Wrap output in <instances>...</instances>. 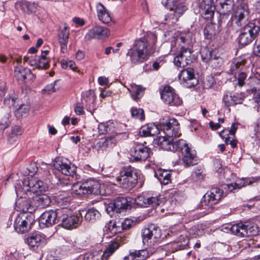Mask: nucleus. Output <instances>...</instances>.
<instances>
[{
	"instance_id": "obj_5",
	"label": "nucleus",
	"mask_w": 260,
	"mask_h": 260,
	"mask_svg": "<svg viewBox=\"0 0 260 260\" xmlns=\"http://www.w3.org/2000/svg\"><path fill=\"white\" fill-rule=\"evenodd\" d=\"M23 187L21 185L17 184L15 187V191L17 196L21 195V192H24L32 196V193H39L46 191L48 189V185L47 182H44L41 180L29 178L25 179L22 182Z\"/></svg>"
},
{
	"instance_id": "obj_21",
	"label": "nucleus",
	"mask_w": 260,
	"mask_h": 260,
	"mask_svg": "<svg viewBox=\"0 0 260 260\" xmlns=\"http://www.w3.org/2000/svg\"><path fill=\"white\" fill-rule=\"evenodd\" d=\"M216 3L217 11L220 15L218 23L221 25L223 22H225V20L228 19L233 10L234 0H216Z\"/></svg>"
},
{
	"instance_id": "obj_23",
	"label": "nucleus",
	"mask_w": 260,
	"mask_h": 260,
	"mask_svg": "<svg viewBox=\"0 0 260 260\" xmlns=\"http://www.w3.org/2000/svg\"><path fill=\"white\" fill-rule=\"evenodd\" d=\"M192 51L188 48L181 47L180 52L174 58V64L177 67L184 68L192 62Z\"/></svg>"
},
{
	"instance_id": "obj_40",
	"label": "nucleus",
	"mask_w": 260,
	"mask_h": 260,
	"mask_svg": "<svg viewBox=\"0 0 260 260\" xmlns=\"http://www.w3.org/2000/svg\"><path fill=\"white\" fill-rule=\"evenodd\" d=\"M155 249L152 248H148L146 249H142L140 250H133V252L136 257V260H145L147 258L149 257L150 254H153L155 252Z\"/></svg>"
},
{
	"instance_id": "obj_33",
	"label": "nucleus",
	"mask_w": 260,
	"mask_h": 260,
	"mask_svg": "<svg viewBox=\"0 0 260 260\" xmlns=\"http://www.w3.org/2000/svg\"><path fill=\"white\" fill-rule=\"evenodd\" d=\"M200 7L205 19H210L213 17L215 7L213 5V0H202Z\"/></svg>"
},
{
	"instance_id": "obj_32",
	"label": "nucleus",
	"mask_w": 260,
	"mask_h": 260,
	"mask_svg": "<svg viewBox=\"0 0 260 260\" xmlns=\"http://www.w3.org/2000/svg\"><path fill=\"white\" fill-rule=\"evenodd\" d=\"M71 200L70 192L68 191H59L55 196V202L59 209H68Z\"/></svg>"
},
{
	"instance_id": "obj_6",
	"label": "nucleus",
	"mask_w": 260,
	"mask_h": 260,
	"mask_svg": "<svg viewBox=\"0 0 260 260\" xmlns=\"http://www.w3.org/2000/svg\"><path fill=\"white\" fill-rule=\"evenodd\" d=\"M141 234L143 244L156 249L160 241L161 232L160 228L155 224H151L142 229Z\"/></svg>"
},
{
	"instance_id": "obj_20",
	"label": "nucleus",
	"mask_w": 260,
	"mask_h": 260,
	"mask_svg": "<svg viewBox=\"0 0 260 260\" xmlns=\"http://www.w3.org/2000/svg\"><path fill=\"white\" fill-rule=\"evenodd\" d=\"M162 199L163 198H160V196L153 197L149 193L143 192L137 197L135 202L137 205L142 207H156L163 202Z\"/></svg>"
},
{
	"instance_id": "obj_59",
	"label": "nucleus",
	"mask_w": 260,
	"mask_h": 260,
	"mask_svg": "<svg viewBox=\"0 0 260 260\" xmlns=\"http://www.w3.org/2000/svg\"><path fill=\"white\" fill-rule=\"evenodd\" d=\"M232 98L233 95L231 93L227 92L223 95L222 101L225 106L230 107L234 106V103Z\"/></svg>"
},
{
	"instance_id": "obj_56",
	"label": "nucleus",
	"mask_w": 260,
	"mask_h": 260,
	"mask_svg": "<svg viewBox=\"0 0 260 260\" xmlns=\"http://www.w3.org/2000/svg\"><path fill=\"white\" fill-rule=\"evenodd\" d=\"M179 239L180 241L182 240L183 242H181L180 244L179 241H178L173 244V248H175V250L183 249L188 245L189 241L187 238L181 236L179 237Z\"/></svg>"
},
{
	"instance_id": "obj_12",
	"label": "nucleus",
	"mask_w": 260,
	"mask_h": 260,
	"mask_svg": "<svg viewBox=\"0 0 260 260\" xmlns=\"http://www.w3.org/2000/svg\"><path fill=\"white\" fill-rule=\"evenodd\" d=\"M82 217L71 213L69 209H60L59 211V224L67 229L76 228L81 222Z\"/></svg>"
},
{
	"instance_id": "obj_31",
	"label": "nucleus",
	"mask_w": 260,
	"mask_h": 260,
	"mask_svg": "<svg viewBox=\"0 0 260 260\" xmlns=\"http://www.w3.org/2000/svg\"><path fill=\"white\" fill-rule=\"evenodd\" d=\"M179 140L174 141V138L169 137L165 135L160 136L158 139V144L161 149L167 151H177V145Z\"/></svg>"
},
{
	"instance_id": "obj_16",
	"label": "nucleus",
	"mask_w": 260,
	"mask_h": 260,
	"mask_svg": "<svg viewBox=\"0 0 260 260\" xmlns=\"http://www.w3.org/2000/svg\"><path fill=\"white\" fill-rule=\"evenodd\" d=\"M161 99L170 106H179L182 103V100L175 92L174 88L169 85L164 87L160 91Z\"/></svg>"
},
{
	"instance_id": "obj_22",
	"label": "nucleus",
	"mask_w": 260,
	"mask_h": 260,
	"mask_svg": "<svg viewBox=\"0 0 260 260\" xmlns=\"http://www.w3.org/2000/svg\"><path fill=\"white\" fill-rule=\"evenodd\" d=\"M178 78L181 84L187 88L194 87L198 83V80L195 76L194 70L191 68L182 70Z\"/></svg>"
},
{
	"instance_id": "obj_17",
	"label": "nucleus",
	"mask_w": 260,
	"mask_h": 260,
	"mask_svg": "<svg viewBox=\"0 0 260 260\" xmlns=\"http://www.w3.org/2000/svg\"><path fill=\"white\" fill-rule=\"evenodd\" d=\"M150 148L144 144L136 143L131 149V159L133 161H144L150 156Z\"/></svg>"
},
{
	"instance_id": "obj_38",
	"label": "nucleus",
	"mask_w": 260,
	"mask_h": 260,
	"mask_svg": "<svg viewBox=\"0 0 260 260\" xmlns=\"http://www.w3.org/2000/svg\"><path fill=\"white\" fill-rule=\"evenodd\" d=\"M155 176L162 184L167 185L171 182L172 173L170 171L158 170Z\"/></svg>"
},
{
	"instance_id": "obj_62",
	"label": "nucleus",
	"mask_w": 260,
	"mask_h": 260,
	"mask_svg": "<svg viewBox=\"0 0 260 260\" xmlns=\"http://www.w3.org/2000/svg\"><path fill=\"white\" fill-rule=\"evenodd\" d=\"M23 133V129L19 125H14L12 128L11 137H18L20 136Z\"/></svg>"
},
{
	"instance_id": "obj_47",
	"label": "nucleus",
	"mask_w": 260,
	"mask_h": 260,
	"mask_svg": "<svg viewBox=\"0 0 260 260\" xmlns=\"http://www.w3.org/2000/svg\"><path fill=\"white\" fill-rule=\"evenodd\" d=\"M98 129L100 134L104 135L112 133L114 129V127L113 123L108 121L99 124Z\"/></svg>"
},
{
	"instance_id": "obj_26",
	"label": "nucleus",
	"mask_w": 260,
	"mask_h": 260,
	"mask_svg": "<svg viewBox=\"0 0 260 260\" xmlns=\"http://www.w3.org/2000/svg\"><path fill=\"white\" fill-rule=\"evenodd\" d=\"M110 35V30L106 27L96 25L89 29L85 36L87 40L94 39H100L108 37Z\"/></svg>"
},
{
	"instance_id": "obj_63",
	"label": "nucleus",
	"mask_w": 260,
	"mask_h": 260,
	"mask_svg": "<svg viewBox=\"0 0 260 260\" xmlns=\"http://www.w3.org/2000/svg\"><path fill=\"white\" fill-rule=\"evenodd\" d=\"M247 77V75L245 72H242L238 73V86L242 87L245 84V80Z\"/></svg>"
},
{
	"instance_id": "obj_61",
	"label": "nucleus",
	"mask_w": 260,
	"mask_h": 260,
	"mask_svg": "<svg viewBox=\"0 0 260 260\" xmlns=\"http://www.w3.org/2000/svg\"><path fill=\"white\" fill-rule=\"evenodd\" d=\"M136 224V222L129 218L125 219L121 223V227L123 230H128Z\"/></svg>"
},
{
	"instance_id": "obj_7",
	"label": "nucleus",
	"mask_w": 260,
	"mask_h": 260,
	"mask_svg": "<svg viewBox=\"0 0 260 260\" xmlns=\"http://www.w3.org/2000/svg\"><path fill=\"white\" fill-rule=\"evenodd\" d=\"M176 147L177 151L181 153L182 160L186 166H192L198 164L196 151L185 140L179 139Z\"/></svg>"
},
{
	"instance_id": "obj_25",
	"label": "nucleus",
	"mask_w": 260,
	"mask_h": 260,
	"mask_svg": "<svg viewBox=\"0 0 260 260\" xmlns=\"http://www.w3.org/2000/svg\"><path fill=\"white\" fill-rule=\"evenodd\" d=\"M23 61L38 69H47L49 67V59L44 56H24Z\"/></svg>"
},
{
	"instance_id": "obj_34",
	"label": "nucleus",
	"mask_w": 260,
	"mask_h": 260,
	"mask_svg": "<svg viewBox=\"0 0 260 260\" xmlns=\"http://www.w3.org/2000/svg\"><path fill=\"white\" fill-rule=\"evenodd\" d=\"M96 9L97 16L100 21L105 24H109L112 21V17L109 12L101 3L97 4Z\"/></svg>"
},
{
	"instance_id": "obj_9",
	"label": "nucleus",
	"mask_w": 260,
	"mask_h": 260,
	"mask_svg": "<svg viewBox=\"0 0 260 260\" xmlns=\"http://www.w3.org/2000/svg\"><path fill=\"white\" fill-rule=\"evenodd\" d=\"M229 229L232 233L240 237H249L258 233L257 226L254 223L248 221L234 224Z\"/></svg>"
},
{
	"instance_id": "obj_19",
	"label": "nucleus",
	"mask_w": 260,
	"mask_h": 260,
	"mask_svg": "<svg viewBox=\"0 0 260 260\" xmlns=\"http://www.w3.org/2000/svg\"><path fill=\"white\" fill-rule=\"evenodd\" d=\"M53 166L55 169L66 176H73L76 173V167L65 158L59 157L55 158Z\"/></svg>"
},
{
	"instance_id": "obj_54",
	"label": "nucleus",
	"mask_w": 260,
	"mask_h": 260,
	"mask_svg": "<svg viewBox=\"0 0 260 260\" xmlns=\"http://www.w3.org/2000/svg\"><path fill=\"white\" fill-rule=\"evenodd\" d=\"M10 111H8L0 120V130L4 131L8 127L11 123Z\"/></svg>"
},
{
	"instance_id": "obj_1",
	"label": "nucleus",
	"mask_w": 260,
	"mask_h": 260,
	"mask_svg": "<svg viewBox=\"0 0 260 260\" xmlns=\"http://www.w3.org/2000/svg\"><path fill=\"white\" fill-rule=\"evenodd\" d=\"M156 39L155 34L150 33L136 40L133 47L126 53V55L129 57L132 63L138 64L147 60L152 51Z\"/></svg>"
},
{
	"instance_id": "obj_28",
	"label": "nucleus",
	"mask_w": 260,
	"mask_h": 260,
	"mask_svg": "<svg viewBox=\"0 0 260 260\" xmlns=\"http://www.w3.org/2000/svg\"><path fill=\"white\" fill-rule=\"evenodd\" d=\"M14 75L17 80L22 83L33 81L35 78V76L30 69L22 66L15 67Z\"/></svg>"
},
{
	"instance_id": "obj_2",
	"label": "nucleus",
	"mask_w": 260,
	"mask_h": 260,
	"mask_svg": "<svg viewBox=\"0 0 260 260\" xmlns=\"http://www.w3.org/2000/svg\"><path fill=\"white\" fill-rule=\"evenodd\" d=\"M127 241V236H118L108 243L102 255L98 252H89L80 255L77 260H108L120 246Z\"/></svg>"
},
{
	"instance_id": "obj_14",
	"label": "nucleus",
	"mask_w": 260,
	"mask_h": 260,
	"mask_svg": "<svg viewBox=\"0 0 260 260\" xmlns=\"http://www.w3.org/2000/svg\"><path fill=\"white\" fill-rule=\"evenodd\" d=\"M226 197V194L223 189L218 187H212L209 192L206 193L203 197L201 204L202 206H205V208L212 209L214 205H216L218 202L224 197Z\"/></svg>"
},
{
	"instance_id": "obj_4",
	"label": "nucleus",
	"mask_w": 260,
	"mask_h": 260,
	"mask_svg": "<svg viewBox=\"0 0 260 260\" xmlns=\"http://www.w3.org/2000/svg\"><path fill=\"white\" fill-rule=\"evenodd\" d=\"M138 171L131 166H125L121 168L116 181L121 187L131 190L137 183Z\"/></svg>"
},
{
	"instance_id": "obj_60",
	"label": "nucleus",
	"mask_w": 260,
	"mask_h": 260,
	"mask_svg": "<svg viewBox=\"0 0 260 260\" xmlns=\"http://www.w3.org/2000/svg\"><path fill=\"white\" fill-rule=\"evenodd\" d=\"M17 100H18V99L15 96H7L4 100V105L9 108L16 107L15 104Z\"/></svg>"
},
{
	"instance_id": "obj_36",
	"label": "nucleus",
	"mask_w": 260,
	"mask_h": 260,
	"mask_svg": "<svg viewBox=\"0 0 260 260\" xmlns=\"http://www.w3.org/2000/svg\"><path fill=\"white\" fill-rule=\"evenodd\" d=\"M160 133L159 128L154 123H148L142 126L139 130L141 137H151Z\"/></svg>"
},
{
	"instance_id": "obj_52",
	"label": "nucleus",
	"mask_w": 260,
	"mask_h": 260,
	"mask_svg": "<svg viewBox=\"0 0 260 260\" xmlns=\"http://www.w3.org/2000/svg\"><path fill=\"white\" fill-rule=\"evenodd\" d=\"M131 115L134 118L140 120H143L145 118L144 111L142 108L132 107L131 109Z\"/></svg>"
},
{
	"instance_id": "obj_30",
	"label": "nucleus",
	"mask_w": 260,
	"mask_h": 260,
	"mask_svg": "<svg viewBox=\"0 0 260 260\" xmlns=\"http://www.w3.org/2000/svg\"><path fill=\"white\" fill-rule=\"evenodd\" d=\"M95 99L96 97L94 92L90 90L86 91L82 98V104L86 110L91 114H93L96 109Z\"/></svg>"
},
{
	"instance_id": "obj_43",
	"label": "nucleus",
	"mask_w": 260,
	"mask_h": 260,
	"mask_svg": "<svg viewBox=\"0 0 260 260\" xmlns=\"http://www.w3.org/2000/svg\"><path fill=\"white\" fill-rule=\"evenodd\" d=\"M84 217L89 222L94 223L100 219L101 214L96 209L92 208L87 210Z\"/></svg>"
},
{
	"instance_id": "obj_51",
	"label": "nucleus",
	"mask_w": 260,
	"mask_h": 260,
	"mask_svg": "<svg viewBox=\"0 0 260 260\" xmlns=\"http://www.w3.org/2000/svg\"><path fill=\"white\" fill-rule=\"evenodd\" d=\"M170 202L175 205L179 203L182 198V192L178 190H171L169 192Z\"/></svg>"
},
{
	"instance_id": "obj_42",
	"label": "nucleus",
	"mask_w": 260,
	"mask_h": 260,
	"mask_svg": "<svg viewBox=\"0 0 260 260\" xmlns=\"http://www.w3.org/2000/svg\"><path fill=\"white\" fill-rule=\"evenodd\" d=\"M117 140V138L115 136L112 135L106 137L104 141L99 142L98 143V146L102 149L113 148L116 145Z\"/></svg>"
},
{
	"instance_id": "obj_15",
	"label": "nucleus",
	"mask_w": 260,
	"mask_h": 260,
	"mask_svg": "<svg viewBox=\"0 0 260 260\" xmlns=\"http://www.w3.org/2000/svg\"><path fill=\"white\" fill-rule=\"evenodd\" d=\"M100 184L94 179H89L82 183H77L73 185V189L78 194H98Z\"/></svg>"
},
{
	"instance_id": "obj_46",
	"label": "nucleus",
	"mask_w": 260,
	"mask_h": 260,
	"mask_svg": "<svg viewBox=\"0 0 260 260\" xmlns=\"http://www.w3.org/2000/svg\"><path fill=\"white\" fill-rule=\"evenodd\" d=\"M246 185L247 184L242 181H241L240 183L235 182L227 184L223 186V188L225 190L224 194H226V196L228 193L234 192L235 190L240 189Z\"/></svg>"
},
{
	"instance_id": "obj_35",
	"label": "nucleus",
	"mask_w": 260,
	"mask_h": 260,
	"mask_svg": "<svg viewBox=\"0 0 260 260\" xmlns=\"http://www.w3.org/2000/svg\"><path fill=\"white\" fill-rule=\"evenodd\" d=\"M215 51H213L212 49L209 47H206L202 48L201 50L202 60L206 63L216 60H218V63H219L220 61H221L222 58L215 54Z\"/></svg>"
},
{
	"instance_id": "obj_55",
	"label": "nucleus",
	"mask_w": 260,
	"mask_h": 260,
	"mask_svg": "<svg viewBox=\"0 0 260 260\" xmlns=\"http://www.w3.org/2000/svg\"><path fill=\"white\" fill-rule=\"evenodd\" d=\"M192 36V34L189 31L182 32L177 37V38L183 44H189L191 42Z\"/></svg>"
},
{
	"instance_id": "obj_48",
	"label": "nucleus",
	"mask_w": 260,
	"mask_h": 260,
	"mask_svg": "<svg viewBox=\"0 0 260 260\" xmlns=\"http://www.w3.org/2000/svg\"><path fill=\"white\" fill-rule=\"evenodd\" d=\"M216 33L215 26L212 23L207 24L203 30V34L206 39H211L216 35Z\"/></svg>"
},
{
	"instance_id": "obj_64",
	"label": "nucleus",
	"mask_w": 260,
	"mask_h": 260,
	"mask_svg": "<svg viewBox=\"0 0 260 260\" xmlns=\"http://www.w3.org/2000/svg\"><path fill=\"white\" fill-rule=\"evenodd\" d=\"M233 100L234 103V105L237 104H242L244 98L242 95L240 93H236L233 94Z\"/></svg>"
},
{
	"instance_id": "obj_8",
	"label": "nucleus",
	"mask_w": 260,
	"mask_h": 260,
	"mask_svg": "<svg viewBox=\"0 0 260 260\" xmlns=\"http://www.w3.org/2000/svg\"><path fill=\"white\" fill-rule=\"evenodd\" d=\"M259 31L260 27L258 25L249 22L244 26L238 37L239 44L243 46L250 44L258 36Z\"/></svg>"
},
{
	"instance_id": "obj_27",
	"label": "nucleus",
	"mask_w": 260,
	"mask_h": 260,
	"mask_svg": "<svg viewBox=\"0 0 260 260\" xmlns=\"http://www.w3.org/2000/svg\"><path fill=\"white\" fill-rule=\"evenodd\" d=\"M45 236L39 233L30 234L25 239V243L32 250H37L39 247L45 244Z\"/></svg>"
},
{
	"instance_id": "obj_37",
	"label": "nucleus",
	"mask_w": 260,
	"mask_h": 260,
	"mask_svg": "<svg viewBox=\"0 0 260 260\" xmlns=\"http://www.w3.org/2000/svg\"><path fill=\"white\" fill-rule=\"evenodd\" d=\"M132 98L135 101H139L144 95L145 88L141 85L135 84L131 85V88H128Z\"/></svg>"
},
{
	"instance_id": "obj_49",
	"label": "nucleus",
	"mask_w": 260,
	"mask_h": 260,
	"mask_svg": "<svg viewBox=\"0 0 260 260\" xmlns=\"http://www.w3.org/2000/svg\"><path fill=\"white\" fill-rule=\"evenodd\" d=\"M70 35V28L65 25L63 28H60L58 33V42H68Z\"/></svg>"
},
{
	"instance_id": "obj_39",
	"label": "nucleus",
	"mask_w": 260,
	"mask_h": 260,
	"mask_svg": "<svg viewBox=\"0 0 260 260\" xmlns=\"http://www.w3.org/2000/svg\"><path fill=\"white\" fill-rule=\"evenodd\" d=\"M21 9L26 13H31L36 11L37 6L34 2H28L25 0L21 1L17 3Z\"/></svg>"
},
{
	"instance_id": "obj_29",
	"label": "nucleus",
	"mask_w": 260,
	"mask_h": 260,
	"mask_svg": "<svg viewBox=\"0 0 260 260\" xmlns=\"http://www.w3.org/2000/svg\"><path fill=\"white\" fill-rule=\"evenodd\" d=\"M18 196L20 197V199L17 202V207L19 210L23 213V214L32 213L33 207H31L30 199L34 198V196H31L24 192H22L21 195Z\"/></svg>"
},
{
	"instance_id": "obj_13",
	"label": "nucleus",
	"mask_w": 260,
	"mask_h": 260,
	"mask_svg": "<svg viewBox=\"0 0 260 260\" xmlns=\"http://www.w3.org/2000/svg\"><path fill=\"white\" fill-rule=\"evenodd\" d=\"M35 215L32 213L22 214L15 220L14 227L15 231L20 234L29 231L35 221Z\"/></svg>"
},
{
	"instance_id": "obj_57",
	"label": "nucleus",
	"mask_w": 260,
	"mask_h": 260,
	"mask_svg": "<svg viewBox=\"0 0 260 260\" xmlns=\"http://www.w3.org/2000/svg\"><path fill=\"white\" fill-rule=\"evenodd\" d=\"M26 170L27 171L25 172V174L32 176L35 174L38 173L39 170L37 166V164L35 162H33L27 166Z\"/></svg>"
},
{
	"instance_id": "obj_58",
	"label": "nucleus",
	"mask_w": 260,
	"mask_h": 260,
	"mask_svg": "<svg viewBox=\"0 0 260 260\" xmlns=\"http://www.w3.org/2000/svg\"><path fill=\"white\" fill-rule=\"evenodd\" d=\"M245 65V61H241L234 62L231 67V71L232 74H236L238 71H242Z\"/></svg>"
},
{
	"instance_id": "obj_24",
	"label": "nucleus",
	"mask_w": 260,
	"mask_h": 260,
	"mask_svg": "<svg viewBox=\"0 0 260 260\" xmlns=\"http://www.w3.org/2000/svg\"><path fill=\"white\" fill-rule=\"evenodd\" d=\"M128 206L127 199L124 197H118L113 203H110L106 207V211L111 216L114 213H119L126 210Z\"/></svg>"
},
{
	"instance_id": "obj_50",
	"label": "nucleus",
	"mask_w": 260,
	"mask_h": 260,
	"mask_svg": "<svg viewBox=\"0 0 260 260\" xmlns=\"http://www.w3.org/2000/svg\"><path fill=\"white\" fill-rule=\"evenodd\" d=\"M51 169L47 166L44 168H41L38 171L37 175L41 179L45 180L50 181L51 179Z\"/></svg>"
},
{
	"instance_id": "obj_44",
	"label": "nucleus",
	"mask_w": 260,
	"mask_h": 260,
	"mask_svg": "<svg viewBox=\"0 0 260 260\" xmlns=\"http://www.w3.org/2000/svg\"><path fill=\"white\" fill-rule=\"evenodd\" d=\"M247 84L251 87L252 91L260 90V74H256L249 77L247 80Z\"/></svg>"
},
{
	"instance_id": "obj_3",
	"label": "nucleus",
	"mask_w": 260,
	"mask_h": 260,
	"mask_svg": "<svg viewBox=\"0 0 260 260\" xmlns=\"http://www.w3.org/2000/svg\"><path fill=\"white\" fill-rule=\"evenodd\" d=\"M161 3L170 10L165 17V21L170 23L177 22L187 9L185 0H161Z\"/></svg>"
},
{
	"instance_id": "obj_11",
	"label": "nucleus",
	"mask_w": 260,
	"mask_h": 260,
	"mask_svg": "<svg viewBox=\"0 0 260 260\" xmlns=\"http://www.w3.org/2000/svg\"><path fill=\"white\" fill-rule=\"evenodd\" d=\"M159 125L161 131L168 137L175 138L181 135L179 123L175 118H162L159 120Z\"/></svg>"
},
{
	"instance_id": "obj_45",
	"label": "nucleus",
	"mask_w": 260,
	"mask_h": 260,
	"mask_svg": "<svg viewBox=\"0 0 260 260\" xmlns=\"http://www.w3.org/2000/svg\"><path fill=\"white\" fill-rule=\"evenodd\" d=\"M35 200L37 205L40 208H45L51 203L50 197L46 194L37 195Z\"/></svg>"
},
{
	"instance_id": "obj_41",
	"label": "nucleus",
	"mask_w": 260,
	"mask_h": 260,
	"mask_svg": "<svg viewBox=\"0 0 260 260\" xmlns=\"http://www.w3.org/2000/svg\"><path fill=\"white\" fill-rule=\"evenodd\" d=\"M219 135L222 139H224V142L226 145L230 144L232 148L237 147V140L230 136L228 129H223Z\"/></svg>"
},
{
	"instance_id": "obj_53",
	"label": "nucleus",
	"mask_w": 260,
	"mask_h": 260,
	"mask_svg": "<svg viewBox=\"0 0 260 260\" xmlns=\"http://www.w3.org/2000/svg\"><path fill=\"white\" fill-rule=\"evenodd\" d=\"M30 110V106L27 104H22L15 111V115L17 118H21L26 115Z\"/></svg>"
},
{
	"instance_id": "obj_18",
	"label": "nucleus",
	"mask_w": 260,
	"mask_h": 260,
	"mask_svg": "<svg viewBox=\"0 0 260 260\" xmlns=\"http://www.w3.org/2000/svg\"><path fill=\"white\" fill-rule=\"evenodd\" d=\"M59 211L60 209L47 210L43 212L39 219L40 227L41 229H44L51 226L58 222Z\"/></svg>"
},
{
	"instance_id": "obj_10",
	"label": "nucleus",
	"mask_w": 260,
	"mask_h": 260,
	"mask_svg": "<svg viewBox=\"0 0 260 260\" xmlns=\"http://www.w3.org/2000/svg\"><path fill=\"white\" fill-rule=\"evenodd\" d=\"M249 13L248 0H237L233 20L238 26L242 27L246 25Z\"/></svg>"
}]
</instances>
